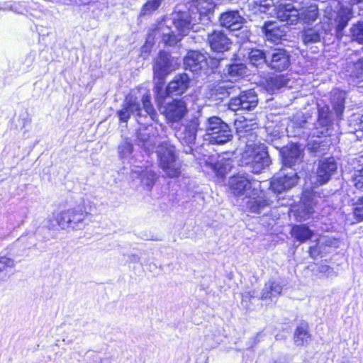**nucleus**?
I'll return each mask as SVG.
<instances>
[{"instance_id": "f257e3e1", "label": "nucleus", "mask_w": 363, "mask_h": 363, "mask_svg": "<svg viewBox=\"0 0 363 363\" xmlns=\"http://www.w3.org/2000/svg\"><path fill=\"white\" fill-rule=\"evenodd\" d=\"M238 133L240 138L246 143L241 155L240 164L248 167L255 174L260 173L271 163L266 145L257 142V135L252 131L238 130Z\"/></svg>"}, {"instance_id": "f03ea898", "label": "nucleus", "mask_w": 363, "mask_h": 363, "mask_svg": "<svg viewBox=\"0 0 363 363\" xmlns=\"http://www.w3.org/2000/svg\"><path fill=\"white\" fill-rule=\"evenodd\" d=\"M277 18L287 25H295L301 18L304 23H311L316 20L318 15V6L311 4L301 9L291 4L279 5L276 9Z\"/></svg>"}, {"instance_id": "7ed1b4c3", "label": "nucleus", "mask_w": 363, "mask_h": 363, "mask_svg": "<svg viewBox=\"0 0 363 363\" xmlns=\"http://www.w3.org/2000/svg\"><path fill=\"white\" fill-rule=\"evenodd\" d=\"M160 167L167 177L174 178L181 173V163L178 160L175 147L162 143L157 150Z\"/></svg>"}, {"instance_id": "20e7f679", "label": "nucleus", "mask_w": 363, "mask_h": 363, "mask_svg": "<svg viewBox=\"0 0 363 363\" xmlns=\"http://www.w3.org/2000/svg\"><path fill=\"white\" fill-rule=\"evenodd\" d=\"M206 132L210 142L218 145L228 142L233 137L229 125L217 116L207 119Z\"/></svg>"}, {"instance_id": "39448f33", "label": "nucleus", "mask_w": 363, "mask_h": 363, "mask_svg": "<svg viewBox=\"0 0 363 363\" xmlns=\"http://www.w3.org/2000/svg\"><path fill=\"white\" fill-rule=\"evenodd\" d=\"M176 69V65L169 53L160 52L155 60L153 67L155 91L160 94L162 90L165 77Z\"/></svg>"}, {"instance_id": "423d86ee", "label": "nucleus", "mask_w": 363, "mask_h": 363, "mask_svg": "<svg viewBox=\"0 0 363 363\" xmlns=\"http://www.w3.org/2000/svg\"><path fill=\"white\" fill-rule=\"evenodd\" d=\"M89 215L81 208H71L60 212L56 217L58 226L62 230H82L85 225V219Z\"/></svg>"}, {"instance_id": "0eeeda50", "label": "nucleus", "mask_w": 363, "mask_h": 363, "mask_svg": "<svg viewBox=\"0 0 363 363\" xmlns=\"http://www.w3.org/2000/svg\"><path fill=\"white\" fill-rule=\"evenodd\" d=\"M200 123L196 116L185 120L178 128H176L175 136L184 146L186 153H191L193 150V145L196 143V134Z\"/></svg>"}, {"instance_id": "6e6552de", "label": "nucleus", "mask_w": 363, "mask_h": 363, "mask_svg": "<svg viewBox=\"0 0 363 363\" xmlns=\"http://www.w3.org/2000/svg\"><path fill=\"white\" fill-rule=\"evenodd\" d=\"M259 183L252 180L244 174H237L229 180L230 190L233 195L238 197L250 198L256 195L255 188Z\"/></svg>"}, {"instance_id": "1a4fd4ad", "label": "nucleus", "mask_w": 363, "mask_h": 363, "mask_svg": "<svg viewBox=\"0 0 363 363\" xmlns=\"http://www.w3.org/2000/svg\"><path fill=\"white\" fill-rule=\"evenodd\" d=\"M258 98L252 89L242 91L239 96L233 97L229 102V108L233 111L238 110L250 111L257 107Z\"/></svg>"}, {"instance_id": "9d476101", "label": "nucleus", "mask_w": 363, "mask_h": 363, "mask_svg": "<svg viewBox=\"0 0 363 363\" xmlns=\"http://www.w3.org/2000/svg\"><path fill=\"white\" fill-rule=\"evenodd\" d=\"M286 169H281L277 176L273 177L270 182V188L274 192L281 193L289 189L298 183V177L294 169L285 172Z\"/></svg>"}, {"instance_id": "9b49d317", "label": "nucleus", "mask_w": 363, "mask_h": 363, "mask_svg": "<svg viewBox=\"0 0 363 363\" xmlns=\"http://www.w3.org/2000/svg\"><path fill=\"white\" fill-rule=\"evenodd\" d=\"M189 84L190 78L186 74H177L168 84L165 90L163 91L162 89L157 96L164 99L166 96L182 95L189 89Z\"/></svg>"}, {"instance_id": "f8f14e48", "label": "nucleus", "mask_w": 363, "mask_h": 363, "mask_svg": "<svg viewBox=\"0 0 363 363\" xmlns=\"http://www.w3.org/2000/svg\"><path fill=\"white\" fill-rule=\"evenodd\" d=\"M313 135L317 137L330 135L333 126V116L328 106L318 108V120L315 123Z\"/></svg>"}, {"instance_id": "ddd939ff", "label": "nucleus", "mask_w": 363, "mask_h": 363, "mask_svg": "<svg viewBox=\"0 0 363 363\" xmlns=\"http://www.w3.org/2000/svg\"><path fill=\"white\" fill-rule=\"evenodd\" d=\"M186 102L183 99H174L164 106L163 114L171 123L181 121L187 113Z\"/></svg>"}, {"instance_id": "4468645a", "label": "nucleus", "mask_w": 363, "mask_h": 363, "mask_svg": "<svg viewBox=\"0 0 363 363\" xmlns=\"http://www.w3.org/2000/svg\"><path fill=\"white\" fill-rule=\"evenodd\" d=\"M189 12H179L174 14L173 17V23L175 28L178 31V35L182 38V36L187 35L191 29L194 28V26L199 23L196 18V15Z\"/></svg>"}, {"instance_id": "2eb2a0df", "label": "nucleus", "mask_w": 363, "mask_h": 363, "mask_svg": "<svg viewBox=\"0 0 363 363\" xmlns=\"http://www.w3.org/2000/svg\"><path fill=\"white\" fill-rule=\"evenodd\" d=\"M267 64L275 71H284L290 65V56L284 49L275 48L268 52Z\"/></svg>"}, {"instance_id": "dca6fc26", "label": "nucleus", "mask_w": 363, "mask_h": 363, "mask_svg": "<svg viewBox=\"0 0 363 363\" xmlns=\"http://www.w3.org/2000/svg\"><path fill=\"white\" fill-rule=\"evenodd\" d=\"M337 170V164L334 157H327L320 160L316 172L317 182L320 184L327 183Z\"/></svg>"}, {"instance_id": "f3484780", "label": "nucleus", "mask_w": 363, "mask_h": 363, "mask_svg": "<svg viewBox=\"0 0 363 363\" xmlns=\"http://www.w3.org/2000/svg\"><path fill=\"white\" fill-rule=\"evenodd\" d=\"M135 113H137L138 122L142 123L140 118L142 115L140 113V105L138 99L133 96L128 95L125 97L123 108L117 112L119 119L121 122H127L130 118V116Z\"/></svg>"}, {"instance_id": "a211bd4d", "label": "nucleus", "mask_w": 363, "mask_h": 363, "mask_svg": "<svg viewBox=\"0 0 363 363\" xmlns=\"http://www.w3.org/2000/svg\"><path fill=\"white\" fill-rule=\"evenodd\" d=\"M184 61L185 69L196 74L207 67L206 57L197 51H189Z\"/></svg>"}, {"instance_id": "6ab92c4d", "label": "nucleus", "mask_w": 363, "mask_h": 363, "mask_svg": "<svg viewBox=\"0 0 363 363\" xmlns=\"http://www.w3.org/2000/svg\"><path fill=\"white\" fill-rule=\"evenodd\" d=\"M208 42L211 48L216 52L228 50L231 44L230 40L221 30H214L208 36Z\"/></svg>"}, {"instance_id": "aec40b11", "label": "nucleus", "mask_w": 363, "mask_h": 363, "mask_svg": "<svg viewBox=\"0 0 363 363\" xmlns=\"http://www.w3.org/2000/svg\"><path fill=\"white\" fill-rule=\"evenodd\" d=\"M219 21L221 26L238 30L242 28L244 19L238 11H229L222 13Z\"/></svg>"}, {"instance_id": "412c9836", "label": "nucleus", "mask_w": 363, "mask_h": 363, "mask_svg": "<svg viewBox=\"0 0 363 363\" xmlns=\"http://www.w3.org/2000/svg\"><path fill=\"white\" fill-rule=\"evenodd\" d=\"M283 163L285 167H292L302 160L301 150L296 144H291L281 150Z\"/></svg>"}, {"instance_id": "4be33fe9", "label": "nucleus", "mask_w": 363, "mask_h": 363, "mask_svg": "<svg viewBox=\"0 0 363 363\" xmlns=\"http://www.w3.org/2000/svg\"><path fill=\"white\" fill-rule=\"evenodd\" d=\"M281 291L282 286L280 283L270 280L265 284L259 298L262 301H273L281 294Z\"/></svg>"}, {"instance_id": "5701e85b", "label": "nucleus", "mask_w": 363, "mask_h": 363, "mask_svg": "<svg viewBox=\"0 0 363 363\" xmlns=\"http://www.w3.org/2000/svg\"><path fill=\"white\" fill-rule=\"evenodd\" d=\"M262 31L267 39L273 43L278 42L285 35V31L281 30L275 22L265 23Z\"/></svg>"}, {"instance_id": "b1692460", "label": "nucleus", "mask_w": 363, "mask_h": 363, "mask_svg": "<svg viewBox=\"0 0 363 363\" xmlns=\"http://www.w3.org/2000/svg\"><path fill=\"white\" fill-rule=\"evenodd\" d=\"M352 17V13L351 9L345 7L340 10L335 20L337 23L336 33L338 38H341L343 35V30L346 28Z\"/></svg>"}, {"instance_id": "393cba45", "label": "nucleus", "mask_w": 363, "mask_h": 363, "mask_svg": "<svg viewBox=\"0 0 363 363\" xmlns=\"http://www.w3.org/2000/svg\"><path fill=\"white\" fill-rule=\"evenodd\" d=\"M133 177H140L141 183L146 186L147 190L152 189L156 180V174L154 172L149 169H133Z\"/></svg>"}, {"instance_id": "a878e982", "label": "nucleus", "mask_w": 363, "mask_h": 363, "mask_svg": "<svg viewBox=\"0 0 363 363\" xmlns=\"http://www.w3.org/2000/svg\"><path fill=\"white\" fill-rule=\"evenodd\" d=\"M345 92L334 90L332 92V104L337 117H340L345 109Z\"/></svg>"}, {"instance_id": "bb28decb", "label": "nucleus", "mask_w": 363, "mask_h": 363, "mask_svg": "<svg viewBox=\"0 0 363 363\" xmlns=\"http://www.w3.org/2000/svg\"><path fill=\"white\" fill-rule=\"evenodd\" d=\"M215 4L214 0H199L196 8L198 13H194L193 10L191 13L194 16L196 15V18L200 22L203 15L206 16L213 10Z\"/></svg>"}, {"instance_id": "cd10ccee", "label": "nucleus", "mask_w": 363, "mask_h": 363, "mask_svg": "<svg viewBox=\"0 0 363 363\" xmlns=\"http://www.w3.org/2000/svg\"><path fill=\"white\" fill-rule=\"evenodd\" d=\"M313 234V231L305 225H296L291 230L292 236L301 242H304L311 239Z\"/></svg>"}, {"instance_id": "c85d7f7f", "label": "nucleus", "mask_w": 363, "mask_h": 363, "mask_svg": "<svg viewBox=\"0 0 363 363\" xmlns=\"http://www.w3.org/2000/svg\"><path fill=\"white\" fill-rule=\"evenodd\" d=\"M318 203V197L315 194H308L306 192L303 194V211L306 212V215L309 216L315 212V208Z\"/></svg>"}, {"instance_id": "c756f323", "label": "nucleus", "mask_w": 363, "mask_h": 363, "mask_svg": "<svg viewBox=\"0 0 363 363\" xmlns=\"http://www.w3.org/2000/svg\"><path fill=\"white\" fill-rule=\"evenodd\" d=\"M158 32L162 34V41L169 45H175L177 42L181 40V38L175 34L174 31L167 26L164 27L162 25L158 28Z\"/></svg>"}, {"instance_id": "7c9ffc66", "label": "nucleus", "mask_w": 363, "mask_h": 363, "mask_svg": "<svg viewBox=\"0 0 363 363\" xmlns=\"http://www.w3.org/2000/svg\"><path fill=\"white\" fill-rule=\"evenodd\" d=\"M249 60L252 65L259 67L264 63H267L268 53L265 54L261 50H252L249 53Z\"/></svg>"}, {"instance_id": "2f4dec72", "label": "nucleus", "mask_w": 363, "mask_h": 363, "mask_svg": "<svg viewBox=\"0 0 363 363\" xmlns=\"http://www.w3.org/2000/svg\"><path fill=\"white\" fill-rule=\"evenodd\" d=\"M269 204V201L263 198L250 199L247 202V208L251 213H259L265 206Z\"/></svg>"}, {"instance_id": "473e14b6", "label": "nucleus", "mask_w": 363, "mask_h": 363, "mask_svg": "<svg viewBox=\"0 0 363 363\" xmlns=\"http://www.w3.org/2000/svg\"><path fill=\"white\" fill-rule=\"evenodd\" d=\"M247 72V67L242 63H233L228 66L225 74L232 78L244 76Z\"/></svg>"}, {"instance_id": "72a5a7b5", "label": "nucleus", "mask_w": 363, "mask_h": 363, "mask_svg": "<svg viewBox=\"0 0 363 363\" xmlns=\"http://www.w3.org/2000/svg\"><path fill=\"white\" fill-rule=\"evenodd\" d=\"M164 0H147L143 6L140 11V16H149L157 11Z\"/></svg>"}, {"instance_id": "f704fd0d", "label": "nucleus", "mask_w": 363, "mask_h": 363, "mask_svg": "<svg viewBox=\"0 0 363 363\" xmlns=\"http://www.w3.org/2000/svg\"><path fill=\"white\" fill-rule=\"evenodd\" d=\"M142 102L143 108L147 115L150 116L152 121L157 122L158 115L151 104L150 96L144 95L142 99Z\"/></svg>"}, {"instance_id": "c9c22d12", "label": "nucleus", "mask_w": 363, "mask_h": 363, "mask_svg": "<svg viewBox=\"0 0 363 363\" xmlns=\"http://www.w3.org/2000/svg\"><path fill=\"white\" fill-rule=\"evenodd\" d=\"M351 182L356 189L363 190V165L354 170L351 176Z\"/></svg>"}, {"instance_id": "e433bc0d", "label": "nucleus", "mask_w": 363, "mask_h": 363, "mask_svg": "<svg viewBox=\"0 0 363 363\" xmlns=\"http://www.w3.org/2000/svg\"><path fill=\"white\" fill-rule=\"evenodd\" d=\"M302 39L305 44L314 43L320 41V36L315 29L308 28L303 32Z\"/></svg>"}, {"instance_id": "4c0bfd02", "label": "nucleus", "mask_w": 363, "mask_h": 363, "mask_svg": "<svg viewBox=\"0 0 363 363\" xmlns=\"http://www.w3.org/2000/svg\"><path fill=\"white\" fill-rule=\"evenodd\" d=\"M310 340V335L303 327H298L294 334V341L297 345H303Z\"/></svg>"}, {"instance_id": "58836bf2", "label": "nucleus", "mask_w": 363, "mask_h": 363, "mask_svg": "<svg viewBox=\"0 0 363 363\" xmlns=\"http://www.w3.org/2000/svg\"><path fill=\"white\" fill-rule=\"evenodd\" d=\"M118 150L122 160L128 159L133 152V145L128 140H125L119 145Z\"/></svg>"}, {"instance_id": "ea45409f", "label": "nucleus", "mask_w": 363, "mask_h": 363, "mask_svg": "<svg viewBox=\"0 0 363 363\" xmlns=\"http://www.w3.org/2000/svg\"><path fill=\"white\" fill-rule=\"evenodd\" d=\"M350 33L354 40L363 43V21L353 25L350 28Z\"/></svg>"}, {"instance_id": "a19ab883", "label": "nucleus", "mask_w": 363, "mask_h": 363, "mask_svg": "<svg viewBox=\"0 0 363 363\" xmlns=\"http://www.w3.org/2000/svg\"><path fill=\"white\" fill-rule=\"evenodd\" d=\"M213 169L217 174L223 177L230 171V167L228 161L221 160L213 165Z\"/></svg>"}, {"instance_id": "79ce46f5", "label": "nucleus", "mask_w": 363, "mask_h": 363, "mask_svg": "<svg viewBox=\"0 0 363 363\" xmlns=\"http://www.w3.org/2000/svg\"><path fill=\"white\" fill-rule=\"evenodd\" d=\"M15 266V261L6 256H0V275L6 277L5 271L7 268H13Z\"/></svg>"}, {"instance_id": "37998d69", "label": "nucleus", "mask_w": 363, "mask_h": 363, "mask_svg": "<svg viewBox=\"0 0 363 363\" xmlns=\"http://www.w3.org/2000/svg\"><path fill=\"white\" fill-rule=\"evenodd\" d=\"M269 84L272 89H279L287 86L288 80L283 75H279L271 78Z\"/></svg>"}, {"instance_id": "c03bdc74", "label": "nucleus", "mask_w": 363, "mask_h": 363, "mask_svg": "<svg viewBox=\"0 0 363 363\" xmlns=\"http://www.w3.org/2000/svg\"><path fill=\"white\" fill-rule=\"evenodd\" d=\"M138 139L142 143V146L145 148V150L150 152H152L154 149V143L150 140L149 136H146L145 133L142 132H139L138 135Z\"/></svg>"}, {"instance_id": "a18cd8bd", "label": "nucleus", "mask_w": 363, "mask_h": 363, "mask_svg": "<svg viewBox=\"0 0 363 363\" xmlns=\"http://www.w3.org/2000/svg\"><path fill=\"white\" fill-rule=\"evenodd\" d=\"M248 4L257 6L261 12H265V9L273 4V0H248Z\"/></svg>"}, {"instance_id": "49530a36", "label": "nucleus", "mask_w": 363, "mask_h": 363, "mask_svg": "<svg viewBox=\"0 0 363 363\" xmlns=\"http://www.w3.org/2000/svg\"><path fill=\"white\" fill-rule=\"evenodd\" d=\"M86 363H111L108 358L102 357L96 353H91L86 355Z\"/></svg>"}, {"instance_id": "de8ad7c7", "label": "nucleus", "mask_w": 363, "mask_h": 363, "mask_svg": "<svg viewBox=\"0 0 363 363\" xmlns=\"http://www.w3.org/2000/svg\"><path fill=\"white\" fill-rule=\"evenodd\" d=\"M354 216L357 221L363 220V196L360 198L355 204Z\"/></svg>"}, {"instance_id": "09e8293b", "label": "nucleus", "mask_w": 363, "mask_h": 363, "mask_svg": "<svg viewBox=\"0 0 363 363\" xmlns=\"http://www.w3.org/2000/svg\"><path fill=\"white\" fill-rule=\"evenodd\" d=\"M239 88L234 86L219 85L216 89V91L222 94L223 96H229L230 94L235 93Z\"/></svg>"}, {"instance_id": "8fccbe9b", "label": "nucleus", "mask_w": 363, "mask_h": 363, "mask_svg": "<svg viewBox=\"0 0 363 363\" xmlns=\"http://www.w3.org/2000/svg\"><path fill=\"white\" fill-rule=\"evenodd\" d=\"M255 295H256L255 291H250L247 293H245V294H242V301H244L245 299H250L251 298H254V297H255Z\"/></svg>"}, {"instance_id": "3c124183", "label": "nucleus", "mask_w": 363, "mask_h": 363, "mask_svg": "<svg viewBox=\"0 0 363 363\" xmlns=\"http://www.w3.org/2000/svg\"><path fill=\"white\" fill-rule=\"evenodd\" d=\"M320 272L329 275L332 272V269L328 265H322L320 267Z\"/></svg>"}, {"instance_id": "603ef678", "label": "nucleus", "mask_w": 363, "mask_h": 363, "mask_svg": "<svg viewBox=\"0 0 363 363\" xmlns=\"http://www.w3.org/2000/svg\"><path fill=\"white\" fill-rule=\"evenodd\" d=\"M359 128L363 132V115L361 116V118L359 119Z\"/></svg>"}, {"instance_id": "864d4df0", "label": "nucleus", "mask_w": 363, "mask_h": 363, "mask_svg": "<svg viewBox=\"0 0 363 363\" xmlns=\"http://www.w3.org/2000/svg\"><path fill=\"white\" fill-rule=\"evenodd\" d=\"M363 0H350V3L352 4H357V3L361 2Z\"/></svg>"}, {"instance_id": "5fc2aeb1", "label": "nucleus", "mask_w": 363, "mask_h": 363, "mask_svg": "<svg viewBox=\"0 0 363 363\" xmlns=\"http://www.w3.org/2000/svg\"><path fill=\"white\" fill-rule=\"evenodd\" d=\"M4 276H1V275H0V282H1V281H3V280H4Z\"/></svg>"}, {"instance_id": "6e6d98bb", "label": "nucleus", "mask_w": 363, "mask_h": 363, "mask_svg": "<svg viewBox=\"0 0 363 363\" xmlns=\"http://www.w3.org/2000/svg\"><path fill=\"white\" fill-rule=\"evenodd\" d=\"M49 228H55V225L52 224V225H49Z\"/></svg>"}, {"instance_id": "4d7b16f0", "label": "nucleus", "mask_w": 363, "mask_h": 363, "mask_svg": "<svg viewBox=\"0 0 363 363\" xmlns=\"http://www.w3.org/2000/svg\"><path fill=\"white\" fill-rule=\"evenodd\" d=\"M312 252V247H310V252Z\"/></svg>"}]
</instances>
